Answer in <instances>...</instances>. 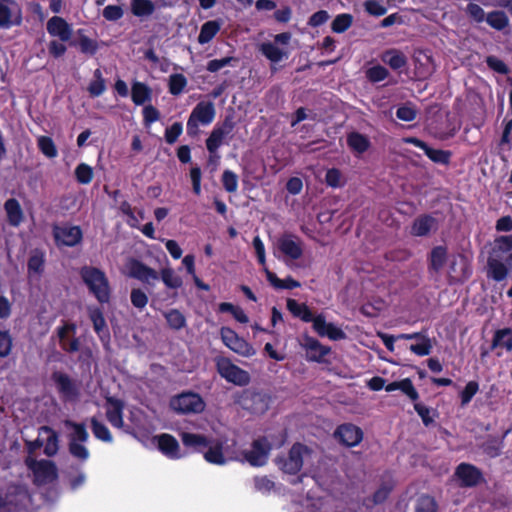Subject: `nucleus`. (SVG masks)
I'll return each mask as SVG.
<instances>
[{"label":"nucleus","instance_id":"nucleus-60","mask_svg":"<svg viewBox=\"0 0 512 512\" xmlns=\"http://www.w3.org/2000/svg\"><path fill=\"white\" fill-rule=\"evenodd\" d=\"M183 126L180 122L173 123L169 128L165 131V140L169 144H173L176 142L178 137L182 134Z\"/></svg>","mask_w":512,"mask_h":512},{"label":"nucleus","instance_id":"nucleus-41","mask_svg":"<svg viewBox=\"0 0 512 512\" xmlns=\"http://www.w3.org/2000/svg\"><path fill=\"white\" fill-rule=\"evenodd\" d=\"M88 314L95 332L102 339L106 331V321L102 311L98 307L90 306L88 307Z\"/></svg>","mask_w":512,"mask_h":512},{"label":"nucleus","instance_id":"nucleus-18","mask_svg":"<svg viewBox=\"0 0 512 512\" xmlns=\"http://www.w3.org/2000/svg\"><path fill=\"white\" fill-rule=\"evenodd\" d=\"M53 380L59 392L66 400L74 401L79 397V387L69 376L64 373L56 372L53 374Z\"/></svg>","mask_w":512,"mask_h":512},{"label":"nucleus","instance_id":"nucleus-9","mask_svg":"<svg viewBox=\"0 0 512 512\" xmlns=\"http://www.w3.org/2000/svg\"><path fill=\"white\" fill-rule=\"evenodd\" d=\"M277 248L287 258L285 263L293 268L292 261L301 258L303 254V243L301 239L292 234H284L277 240Z\"/></svg>","mask_w":512,"mask_h":512},{"label":"nucleus","instance_id":"nucleus-27","mask_svg":"<svg viewBox=\"0 0 512 512\" xmlns=\"http://www.w3.org/2000/svg\"><path fill=\"white\" fill-rule=\"evenodd\" d=\"M124 404L121 400L109 397L106 403V417L109 423L115 428H123Z\"/></svg>","mask_w":512,"mask_h":512},{"label":"nucleus","instance_id":"nucleus-31","mask_svg":"<svg viewBox=\"0 0 512 512\" xmlns=\"http://www.w3.org/2000/svg\"><path fill=\"white\" fill-rule=\"evenodd\" d=\"M456 475L464 486H474L480 479V472L472 465L462 463L457 467Z\"/></svg>","mask_w":512,"mask_h":512},{"label":"nucleus","instance_id":"nucleus-36","mask_svg":"<svg viewBox=\"0 0 512 512\" xmlns=\"http://www.w3.org/2000/svg\"><path fill=\"white\" fill-rule=\"evenodd\" d=\"M221 27L222 22L220 20H209L205 22L201 26L198 42L202 45L209 43L220 31Z\"/></svg>","mask_w":512,"mask_h":512},{"label":"nucleus","instance_id":"nucleus-7","mask_svg":"<svg viewBox=\"0 0 512 512\" xmlns=\"http://www.w3.org/2000/svg\"><path fill=\"white\" fill-rule=\"evenodd\" d=\"M170 406L177 413L197 414L204 411L206 404L199 394L184 392L173 397L170 401Z\"/></svg>","mask_w":512,"mask_h":512},{"label":"nucleus","instance_id":"nucleus-13","mask_svg":"<svg viewBox=\"0 0 512 512\" xmlns=\"http://www.w3.org/2000/svg\"><path fill=\"white\" fill-rule=\"evenodd\" d=\"M271 445L267 439L261 438L253 442L252 447L245 453V459L252 466H263L268 459Z\"/></svg>","mask_w":512,"mask_h":512},{"label":"nucleus","instance_id":"nucleus-8","mask_svg":"<svg viewBox=\"0 0 512 512\" xmlns=\"http://www.w3.org/2000/svg\"><path fill=\"white\" fill-rule=\"evenodd\" d=\"M217 371L227 382L238 386L248 385L250 375L247 371L233 364L228 358L222 357L216 361Z\"/></svg>","mask_w":512,"mask_h":512},{"label":"nucleus","instance_id":"nucleus-50","mask_svg":"<svg viewBox=\"0 0 512 512\" xmlns=\"http://www.w3.org/2000/svg\"><path fill=\"white\" fill-rule=\"evenodd\" d=\"M40 151L48 158H55L58 155L57 148L50 137L40 136L37 139Z\"/></svg>","mask_w":512,"mask_h":512},{"label":"nucleus","instance_id":"nucleus-28","mask_svg":"<svg viewBox=\"0 0 512 512\" xmlns=\"http://www.w3.org/2000/svg\"><path fill=\"white\" fill-rule=\"evenodd\" d=\"M407 143L413 144L414 146L422 149L424 153L435 163L447 164L450 160V152L430 148L425 142L420 139L411 137L405 140Z\"/></svg>","mask_w":512,"mask_h":512},{"label":"nucleus","instance_id":"nucleus-48","mask_svg":"<svg viewBox=\"0 0 512 512\" xmlns=\"http://www.w3.org/2000/svg\"><path fill=\"white\" fill-rule=\"evenodd\" d=\"M91 428L94 436L103 442H112L113 438L109 429L96 418L91 419Z\"/></svg>","mask_w":512,"mask_h":512},{"label":"nucleus","instance_id":"nucleus-42","mask_svg":"<svg viewBox=\"0 0 512 512\" xmlns=\"http://www.w3.org/2000/svg\"><path fill=\"white\" fill-rule=\"evenodd\" d=\"M132 100L136 105H143L151 99V90L141 82H134L131 91Z\"/></svg>","mask_w":512,"mask_h":512},{"label":"nucleus","instance_id":"nucleus-40","mask_svg":"<svg viewBox=\"0 0 512 512\" xmlns=\"http://www.w3.org/2000/svg\"><path fill=\"white\" fill-rule=\"evenodd\" d=\"M447 260V250L444 246H437L430 253V270L438 273Z\"/></svg>","mask_w":512,"mask_h":512},{"label":"nucleus","instance_id":"nucleus-37","mask_svg":"<svg viewBox=\"0 0 512 512\" xmlns=\"http://www.w3.org/2000/svg\"><path fill=\"white\" fill-rule=\"evenodd\" d=\"M287 309L295 316L299 317L304 322H312L314 324L315 316L309 310L307 305L299 303L294 299L287 300Z\"/></svg>","mask_w":512,"mask_h":512},{"label":"nucleus","instance_id":"nucleus-11","mask_svg":"<svg viewBox=\"0 0 512 512\" xmlns=\"http://www.w3.org/2000/svg\"><path fill=\"white\" fill-rule=\"evenodd\" d=\"M208 450L204 453L207 462L216 465H224L229 461L236 459L234 452H231L228 446L222 442L209 440Z\"/></svg>","mask_w":512,"mask_h":512},{"label":"nucleus","instance_id":"nucleus-63","mask_svg":"<svg viewBox=\"0 0 512 512\" xmlns=\"http://www.w3.org/2000/svg\"><path fill=\"white\" fill-rule=\"evenodd\" d=\"M364 7H365V10L370 15H373V16H382V15L386 14V12H387L386 7L378 1H373V0L366 1L364 3Z\"/></svg>","mask_w":512,"mask_h":512},{"label":"nucleus","instance_id":"nucleus-57","mask_svg":"<svg viewBox=\"0 0 512 512\" xmlns=\"http://www.w3.org/2000/svg\"><path fill=\"white\" fill-rule=\"evenodd\" d=\"M222 183L225 190L229 193L236 192L238 189V177L230 170H225L223 172Z\"/></svg>","mask_w":512,"mask_h":512},{"label":"nucleus","instance_id":"nucleus-53","mask_svg":"<svg viewBox=\"0 0 512 512\" xmlns=\"http://www.w3.org/2000/svg\"><path fill=\"white\" fill-rule=\"evenodd\" d=\"M486 21L491 27L497 30H502L508 25V18L502 11H494L489 13L486 17Z\"/></svg>","mask_w":512,"mask_h":512},{"label":"nucleus","instance_id":"nucleus-46","mask_svg":"<svg viewBox=\"0 0 512 512\" xmlns=\"http://www.w3.org/2000/svg\"><path fill=\"white\" fill-rule=\"evenodd\" d=\"M106 90V83L102 76V72L100 69H96L94 71V79L90 82L88 86V91L91 96L98 97L102 95Z\"/></svg>","mask_w":512,"mask_h":512},{"label":"nucleus","instance_id":"nucleus-10","mask_svg":"<svg viewBox=\"0 0 512 512\" xmlns=\"http://www.w3.org/2000/svg\"><path fill=\"white\" fill-rule=\"evenodd\" d=\"M222 342L233 352L243 356L251 357L255 354V349L245 339L241 338L235 331L228 327L221 328Z\"/></svg>","mask_w":512,"mask_h":512},{"label":"nucleus","instance_id":"nucleus-30","mask_svg":"<svg viewBox=\"0 0 512 512\" xmlns=\"http://www.w3.org/2000/svg\"><path fill=\"white\" fill-rule=\"evenodd\" d=\"M40 436L44 438V454L52 457L59 450V435L49 426L40 427Z\"/></svg>","mask_w":512,"mask_h":512},{"label":"nucleus","instance_id":"nucleus-25","mask_svg":"<svg viewBox=\"0 0 512 512\" xmlns=\"http://www.w3.org/2000/svg\"><path fill=\"white\" fill-rule=\"evenodd\" d=\"M129 274L131 277L149 285L159 279V274L156 270L136 260L131 262Z\"/></svg>","mask_w":512,"mask_h":512},{"label":"nucleus","instance_id":"nucleus-59","mask_svg":"<svg viewBox=\"0 0 512 512\" xmlns=\"http://www.w3.org/2000/svg\"><path fill=\"white\" fill-rule=\"evenodd\" d=\"M130 299L132 305L139 310L144 309L148 303L146 293L139 288L132 289Z\"/></svg>","mask_w":512,"mask_h":512},{"label":"nucleus","instance_id":"nucleus-4","mask_svg":"<svg viewBox=\"0 0 512 512\" xmlns=\"http://www.w3.org/2000/svg\"><path fill=\"white\" fill-rule=\"evenodd\" d=\"M233 399L235 404L253 414L265 413L270 404V397L266 393L252 389L237 392L234 394Z\"/></svg>","mask_w":512,"mask_h":512},{"label":"nucleus","instance_id":"nucleus-22","mask_svg":"<svg viewBox=\"0 0 512 512\" xmlns=\"http://www.w3.org/2000/svg\"><path fill=\"white\" fill-rule=\"evenodd\" d=\"M22 21V12L19 5L0 4V29H9L19 25Z\"/></svg>","mask_w":512,"mask_h":512},{"label":"nucleus","instance_id":"nucleus-24","mask_svg":"<svg viewBox=\"0 0 512 512\" xmlns=\"http://www.w3.org/2000/svg\"><path fill=\"white\" fill-rule=\"evenodd\" d=\"M47 31L53 37H58L62 42L72 37V27L61 17L53 16L47 22Z\"/></svg>","mask_w":512,"mask_h":512},{"label":"nucleus","instance_id":"nucleus-20","mask_svg":"<svg viewBox=\"0 0 512 512\" xmlns=\"http://www.w3.org/2000/svg\"><path fill=\"white\" fill-rule=\"evenodd\" d=\"M300 345L307 351V358L315 362H320L330 352L329 348L308 335L302 337Z\"/></svg>","mask_w":512,"mask_h":512},{"label":"nucleus","instance_id":"nucleus-29","mask_svg":"<svg viewBox=\"0 0 512 512\" xmlns=\"http://www.w3.org/2000/svg\"><path fill=\"white\" fill-rule=\"evenodd\" d=\"M258 49L272 63V71L277 70L274 64L289 57L287 50L278 47L276 43L273 42H263L258 46Z\"/></svg>","mask_w":512,"mask_h":512},{"label":"nucleus","instance_id":"nucleus-21","mask_svg":"<svg viewBox=\"0 0 512 512\" xmlns=\"http://www.w3.org/2000/svg\"><path fill=\"white\" fill-rule=\"evenodd\" d=\"M335 436L346 446L353 447L361 442L363 433L353 424H343L337 428Z\"/></svg>","mask_w":512,"mask_h":512},{"label":"nucleus","instance_id":"nucleus-23","mask_svg":"<svg viewBox=\"0 0 512 512\" xmlns=\"http://www.w3.org/2000/svg\"><path fill=\"white\" fill-rule=\"evenodd\" d=\"M54 236L58 244L75 246L82 239V232L77 226L56 227Z\"/></svg>","mask_w":512,"mask_h":512},{"label":"nucleus","instance_id":"nucleus-34","mask_svg":"<svg viewBox=\"0 0 512 512\" xmlns=\"http://www.w3.org/2000/svg\"><path fill=\"white\" fill-rule=\"evenodd\" d=\"M347 145L356 154L366 152L370 146V139L359 132H351L347 135Z\"/></svg>","mask_w":512,"mask_h":512},{"label":"nucleus","instance_id":"nucleus-49","mask_svg":"<svg viewBox=\"0 0 512 512\" xmlns=\"http://www.w3.org/2000/svg\"><path fill=\"white\" fill-rule=\"evenodd\" d=\"M165 319L170 328L179 330L186 325L184 315L177 309H171L165 313Z\"/></svg>","mask_w":512,"mask_h":512},{"label":"nucleus","instance_id":"nucleus-61","mask_svg":"<svg viewBox=\"0 0 512 512\" xmlns=\"http://www.w3.org/2000/svg\"><path fill=\"white\" fill-rule=\"evenodd\" d=\"M123 14V9L117 5H108L103 9V17L109 21H117Z\"/></svg>","mask_w":512,"mask_h":512},{"label":"nucleus","instance_id":"nucleus-51","mask_svg":"<svg viewBox=\"0 0 512 512\" xmlns=\"http://www.w3.org/2000/svg\"><path fill=\"white\" fill-rule=\"evenodd\" d=\"M187 85V79L183 74H172L169 77V91L172 95L181 94Z\"/></svg>","mask_w":512,"mask_h":512},{"label":"nucleus","instance_id":"nucleus-56","mask_svg":"<svg viewBox=\"0 0 512 512\" xmlns=\"http://www.w3.org/2000/svg\"><path fill=\"white\" fill-rule=\"evenodd\" d=\"M77 181L81 184H89L93 179V169L85 164H79L75 169Z\"/></svg>","mask_w":512,"mask_h":512},{"label":"nucleus","instance_id":"nucleus-5","mask_svg":"<svg viewBox=\"0 0 512 512\" xmlns=\"http://www.w3.org/2000/svg\"><path fill=\"white\" fill-rule=\"evenodd\" d=\"M24 463L31 471L34 483L37 485L51 483L57 478V468L50 460H37L34 456H26Z\"/></svg>","mask_w":512,"mask_h":512},{"label":"nucleus","instance_id":"nucleus-38","mask_svg":"<svg viewBox=\"0 0 512 512\" xmlns=\"http://www.w3.org/2000/svg\"><path fill=\"white\" fill-rule=\"evenodd\" d=\"M8 222L12 226H18L23 219L22 209L16 199H8L5 203Z\"/></svg>","mask_w":512,"mask_h":512},{"label":"nucleus","instance_id":"nucleus-62","mask_svg":"<svg viewBox=\"0 0 512 512\" xmlns=\"http://www.w3.org/2000/svg\"><path fill=\"white\" fill-rule=\"evenodd\" d=\"M326 183L331 187H340L343 185L342 174L338 169H329L325 177Z\"/></svg>","mask_w":512,"mask_h":512},{"label":"nucleus","instance_id":"nucleus-17","mask_svg":"<svg viewBox=\"0 0 512 512\" xmlns=\"http://www.w3.org/2000/svg\"><path fill=\"white\" fill-rule=\"evenodd\" d=\"M313 328L319 336H326L334 341L342 340L346 337V334L342 329H340L333 323L326 322V319L322 314L315 316Z\"/></svg>","mask_w":512,"mask_h":512},{"label":"nucleus","instance_id":"nucleus-26","mask_svg":"<svg viewBox=\"0 0 512 512\" xmlns=\"http://www.w3.org/2000/svg\"><path fill=\"white\" fill-rule=\"evenodd\" d=\"M45 269V253L39 249L31 251L27 263V275L31 281L39 280Z\"/></svg>","mask_w":512,"mask_h":512},{"label":"nucleus","instance_id":"nucleus-33","mask_svg":"<svg viewBox=\"0 0 512 512\" xmlns=\"http://www.w3.org/2000/svg\"><path fill=\"white\" fill-rule=\"evenodd\" d=\"M180 437L185 447L195 451H203L209 445V439L202 434L181 432Z\"/></svg>","mask_w":512,"mask_h":512},{"label":"nucleus","instance_id":"nucleus-35","mask_svg":"<svg viewBox=\"0 0 512 512\" xmlns=\"http://www.w3.org/2000/svg\"><path fill=\"white\" fill-rule=\"evenodd\" d=\"M381 60L393 70H399L407 65L406 55L397 49L385 51L381 56Z\"/></svg>","mask_w":512,"mask_h":512},{"label":"nucleus","instance_id":"nucleus-52","mask_svg":"<svg viewBox=\"0 0 512 512\" xmlns=\"http://www.w3.org/2000/svg\"><path fill=\"white\" fill-rule=\"evenodd\" d=\"M437 503L435 499L428 495L420 496L415 503V512H436Z\"/></svg>","mask_w":512,"mask_h":512},{"label":"nucleus","instance_id":"nucleus-14","mask_svg":"<svg viewBox=\"0 0 512 512\" xmlns=\"http://www.w3.org/2000/svg\"><path fill=\"white\" fill-rule=\"evenodd\" d=\"M154 442L163 455L169 459H180L185 454L182 453L177 439L167 433H163L154 437Z\"/></svg>","mask_w":512,"mask_h":512},{"label":"nucleus","instance_id":"nucleus-44","mask_svg":"<svg viewBox=\"0 0 512 512\" xmlns=\"http://www.w3.org/2000/svg\"><path fill=\"white\" fill-rule=\"evenodd\" d=\"M493 347H503L507 351H512V330L504 328L497 330L493 337Z\"/></svg>","mask_w":512,"mask_h":512},{"label":"nucleus","instance_id":"nucleus-54","mask_svg":"<svg viewBox=\"0 0 512 512\" xmlns=\"http://www.w3.org/2000/svg\"><path fill=\"white\" fill-rule=\"evenodd\" d=\"M389 71L381 65H375L366 70V77L369 81L376 83L385 80Z\"/></svg>","mask_w":512,"mask_h":512},{"label":"nucleus","instance_id":"nucleus-6","mask_svg":"<svg viewBox=\"0 0 512 512\" xmlns=\"http://www.w3.org/2000/svg\"><path fill=\"white\" fill-rule=\"evenodd\" d=\"M215 107L212 102L201 101L192 110L187 121V133L197 135L199 124L209 125L215 118Z\"/></svg>","mask_w":512,"mask_h":512},{"label":"nucleus","instance_id":"nucleus-32","mask_svg":"<svg viewBox=\"0 0 512 512\" xmlns=\"http://www.w3.org/2000/svg\"><path fill=\"white\" fill-rule=\"evenodd\" d=\"M436 228V221L429 215L416 218L411 227V234L414 236H426Z\"/></svg>","mask_w":512,"mask_h":512},{"label":"nucleus","instance_id":"nucleus-47","mask_svg":"<svg viewBox=\"0 0 512 512\" xmlns=\"http://www.w3.org/2000/svg\"><path fill=\"white\" fill-rule=\"evenodd\" d=\"M352 23V15L347 13L339 14L333 20L331 24V29L335 33H343L351 27Z\"/></svg>","mask_w":512,"mask_h":512},{"label":"nucleus","instance_id":"nucleus-12","mask_svg":"<svg viewBox=\"0 0 512 512\" xmlns=\"http://www.w3.org/2000/svg\"><path fill=\"white\" fill-rule=\"evenodd\" d=\"M56 331L59 344L64 351L73 353L80 349V342L75 337L76 325L74 323H64Z\"/></svg>","mask_w":512,"mask_h":512},{"label":"nucleus","instance_id":"nucleus-1","mask_svg":"<svg viewBox=\"0 0 512 512\" xmlns=\"http://www.w3.org/2000/svg\"><path fill=\"white\" fill-rule=\"evenodd\" d=\"M80 277L99 303L105 304L110 301L111 287L104 271L97 267L84 266L80 270Z\"/></svg>","mask_w":512,"mask_h":512},{"label":"nucleus","instance_id":"nucleus-43","mask_svg":"<svg viewBox=\"0 0 512 512\" xmlns=\"http://www.w3.org/2000/svg\"><path fill=\"white\" fill-rule=\"evenodd\" d=\"M488 275L495 281H502L508 275V268L500 260L490 258L488 260Z\"/></svg>","mask_w":512,"mask_h":512},{"label":"nucleus","instance_id":"nucleus-19","mask_svg":"<svg viewBox=\"0 0 512 512\" xmlns=\"http://www.w3.org/2000/svg\"><path fill=\"white\" fill-rule=\"evenodd\" d=\"M233 130V124L229 121H224L222 125L214 127L210 136L206 140V147L209 153L218 151L219 147L223 144L224 139Z\"/></svg>","mask_w":512,"mask_h":512},{"label":"nucleus","instance_id":"nucleus-3","mask_svg":"<svg viewBox=\"0 0 512 512\" xmlns=\"http://www.w3.org/2000/svg\"><path fill=\"white\" fill-rule=\"evenodd\" d=\"M64 426L68 433L69 453L76 459L85 462L90 456L88 448L84 445L89 439V433L86 426L82 423H76L71 420H65Z\"/></svg>","mask_w":512,"mask_h":512},{"label":"nucleus","instance_id":"nucleus-2","mask_svg":"<svg viewBox=\"0 0 512 512\" xmlns=\"http://www.w3.org/2000/svg\"><path fill=\"white\" fill-rule=\"evenodd\" d=\"M313 459V450L301 443H295L287 455L278 456L275 459L276 465L287 474H297L305 464Z\"/></svg>","mask_w":512,"mask_h":512},{"label":"nucleus","instance_id":"nucleus-45","mask_svg":"<svg viewBox=\"0 0 512 512\" xmlns=\"http://www.w3.org/2000/svg\"><path fill=\"white\" fill-rule=\"evenodd\" d=\"M161 280L169 289H178L182 286V278L171 267H165L160 272Z\"/></svg>","mask_w":512,"mask_h":512},{"label":"nucleus","instance_id":"nucleus-15","mask_svg":"<svg viewBox=\"0 0 512 512\" xmlns=\"http://www.w3.org/2000/svg\"><path fill=\"white\" fill-rule=\"evenodd\" d=\"M28 498V492L21 485L11 486L5 498L0 496V512H10V506L18 507Z\"/></svg>","mask_w":512,"mask_h":512},{"label":"nucleus","instance_id":"nucleus-39","mask_svg":"<svg viewBox=\"0 0 512 512\" xmlns=\"http://www.w3.org/2000/svg\"><path fill=\"white\" fill-rule=\"evenodd\" d=\"M265 274L270 284L277 289H294L300 287V282L291 277L279 279L276 274L271 272L268 268H265Z\"/></svg>","mask_w":512,"mask_h":512},{"label":"nucleus","instance_id":"nucleus-64","mask_svg":"<svg viewBox=\"0 0 512 512\" xmlns=\"http://www.w3.org/2000/svg\"><path fill=\"white\" fill-rule=\"evenodd\" d=\"M399 390L405 393L413 401L418 398V392L414 388L411 380L408 378L399 381Z\"/></svg>","mask_w":512,"mask_h":512},{"label":"nucleus","instance_id":"nucleus-55","mask_svg":"<svg viewBox=\"0 0 512 512\" xmlns=\"http://www.w3.org/2000/svg\"><path fill=\"white\" fill-rule=\"evenodd\" d=\"M432 347L430 338L424 335L420 338L419 343L410 346V350L418 356H426L431 353Z\"/></svg>","mask_w":512,"mask_h":512},{"label":"nucleus","instance_id":"nucleus-16","mask_svg":"<svg viewBox=\"0 0 512 512\" xmlns=\"http://www.w3.org/2000/svg\"><path fill=\"white\" fill-rule=\"evenodd\" d=\"M169 5L168 0H131V12L137 17H149L157 8Z\"/></svg>","mask_w":512,"mask_h":512},{"label":"nucleus","instance_id":"nucleus-58","mask_svg":"<svg viewBox=\"0 0 512 512\" xmlns=\"http://www.w3.org/2000/svg\"><path fill=\"white\" fill-rule=\"evenodd\" d=\"M479 390V384L476 381H470L460 393L461 405L466 406Z\"/></svg>","mask_w":512,"mask_h":512}]
</instances>
